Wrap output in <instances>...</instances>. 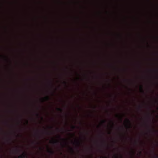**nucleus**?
Instances as JSON below:
<instances>
[{
    "label": "nucleus",
    "instance_id": "f257e3e1",
    "mask_svg": "<svg viewBox=\"0 0 158 158\" xmlns=\"http://www.w3.org/2000/svg\"><path fill=\"white\" fill-rule=\"evenodd\" d=\"M51 41V39L50 36H48L46 39L47 53V54L46 55V58L47 59L46 63L47 70L48 69L51 63V61L49 60V58L51 57L49 55V53L50 52V46ZM46 95L44 97V99L45 102H48L50 99V98L49 95V94L51 93L53 95V94L52 90L53 86V80L52 78L51 73L48 70H47V72L46 74Z\"/></svg>",
    "mask_w": 158,
    "mask_h": 158
},
{
    "label": "nucleus",
    "instance_id": "f03ea898",
    "mask_svg": "<svg viewBox=\"0 0 158 158\" xmlns=\"http://www.w3.org/2000/svg\"><path fill=\"white\" fill-rule=\"evenodd\" d=\"M41 87H40V158L42 157V136H41V124L42 117V102Z\"/></svg>",
    "mask_w": 158,
    "mask_h": 158
},
{
    "label": "nucleus",
    "instance_id": "7ed1b4c3",
    "mask_svg": "<svg viewBox=\"0 0 158 158\" xmlns=\"http://www.w3.org/2000/svg\"><path fill=\"white\" fill-rule=\"evenodd\" d=\"M47 16L46 17L47 23V24L49 25L50 23V5L48 2V0H47Z\"/></svg>",
    "mask_w": 158,
    "mask_h": 158
},
{
    "label": "nucleus",
    "instance_id": "20e7f679",
    "mask_svg": "<svg viewBox=\"0 0 158 158\" xmlns=\"http://www.w3.org/2000/svg\"><path fill=\"white\" fill-rule=\"evenodd\" d=\"M53 128V127L51 126H48L46 129L45 131V134L47 136L52 135L53 133L52 130Z\"/></svg>",
    "mask_w": 158,
    "mask_h": 158
},
{
    "label": "nucleus",
    "instance_id": "39448f33",
    "mask_svg": "<svg viewBox=\"0 0 158 158\" xmlns=\"http://www.w3.org/2000/svg\"><path fill=\"white\" fill-rule=\"evenodd\" d=\"M46 148L47 152L49 154L52 155L54 154V152L52 149L50 148L48 145H46Z\"/></svg>",
    "mask_w": 158,
    "mask_h": 158
},
{
    "label": "nucleus",
    "instance_id": "423d86ee",
    "mask_svg": "<svg viewBox=\"0 0 158 158\" xmlns=\"http://www.w3.org/2000/svg\"><path fill=\"white\" fill-rule=\"evenodd\" d=\"M59 141L54 140V139H53L52 140H50V143L52 144H54V145H56L57 144V143H59Z\"/></svg>",
    "mask_w": 158,
    "mask_h": 158
},
{
    "label": "nucleus",
    "instance_id": "0eeeda50",
    "mask_svg": "<svg viewBox=\"0 0 158 158\" xmlns=\"http://www.w3.org/2000/svg\"><path fill=\"white\" fill-rule=\"evenodd\" d=\"M126 122L129 125H127V127L129 129L131 128V123L130 121L129 120V119H127L126 120Z\"/></svg>",
    "mask_w": 158,
    "mask_h": 158
},
{
    "label": "nucleus",
    "instance_id": "6e6552de",
    "mask_svg": "<svg viewBox=\"0 0 158 158\" xmlns=\"http://www.w3.org/2000/svg\"><path fill=\"white\" fill-rule=\"evenodd\" d=\"M57 110L58 111H60V112H62V111H63V110L61 108H57Z\"/></svg>",
    "mask_w": 158,
    "mask_h": 158
},
{
    "label": "nucleus",
    "instance_id": "1a4fd4ad",
    "mask_svg": "<svg viewBox=\"0 0 158 158\" xmlns=\"http://www.w3.org/2000/svg\"><path fill=\"white\" fill-rule=\"evenodd\" d=\"M75 143L77 144L78 147H79L80 145V143L79 141H76L75 142Z\"/></svg>",
    "mask_w": 158,
    "mask_h": 158
},
{
    "label": "nucleus",
    "instance_id": "9d476101",
    "mask_svg": "<svg viewBox=\"0 0 158 158\" xmlns=\"http://www.w3.org/2000/svg\"><path fill=\"white\" fill-rule=\"evenodd\" d=\"M153 153L154 154V156L153 157V158H158V156L155 154L154 151H153Z\"/></svg>",
    "mask_w": 158,
    "mask_h": 158
},
{
    "label": "nucleus",
    "instance_id": "9b49d317",
    "mask_svg": "<svg viewBox=\"0 0 158 158\" xmlns=\"http://www.w3.org/2000/svg\"><path fill=\"white\" fill-rule=\"evenodd\" d=\"M140 89L142 93H144V91H143V89L142 86V85L140 86Z\"/></svg>",
    "mask_w": 158,
    "mask_h": 158
},
{
    "label": "nucleus",
    "instance_id": "f8f14e48",
    "mask_svg": "<svg viewBox=\"0 0 158 158\" xmlns=\"http://www.w3.org/2000/svg\"><path fill=\"white\" fill-rule=\"evenodd\" d=\"M58 137L59 138H60L61 139H62V140H63L64 141H66V139H61V138L60 136H59H59H58Z\"/></svg>",
    "mask_w": 158,
    "mask_h": 158
},
{
    "label": "nucleus",
    "instance_id": "ddd939ff",
    "mask_svg": "<svg viewBox=\"0 0 158 158\" xmlns=\"http://www.w3.org/2000/svg\"><path fill=\"white\" fill-rule=\"evenodd\" d=\"M106 122V121L105 120H103L102 121V124H104Z\"/></svg>",
    "mask_w": 158,
    "mask_h": 158
},
{
    "label": "nucleus",
    "instance_id": "4468645a",
    "mask_svg": "<svg viewBox=\"0 0 158 158\" xmlns=\"http://www.w3.org/2000/svg\"><path fill=\"white\" fill-rule=\"evenodd\" d=\"M75 126H72V128L73 129H74L75 128Z\"/></svg>",
    "mask_w": 158,
    "mask_h": 158
},
{
    "label": "nucleus",
    "instance_id": "2eb2a0df",
    "mask_svg": "<svg viewBox=\"0 0 158 158\" xmlns=\"http://www.w3.org/2000/svg\"><path fill=\"white\" fill-rule=\"evenodd\" d=\"M64 84L65 85H66L67 84V82L65 81H64L63 82Z\"/></svg>",
    "mask_w": 158,
    "mask_h": 158
},
{
    "label": "nucleus",
    "instance_id": "dca6fc26",
    "mask_svg": "<svg viewBox=\"0 0 158 158\" xmlns=\"http://www.w3.org/2000/svg\"><path fill=\"white\" fill-rule=\"evenodd\" d=\"M70 149H71V150H72V151L73 152V148H70Z\"/></svg>",
    "mask_w": 158,
    "mask_h": 158
},
{
    "label": "nucleus",
    "instance_id": "f3484780",
    "mask_svg": "<svg viewBox=\"0 0 158 158\" xmlns=\"http://www.w3.org/2000/svg\"><path fill=\"white\" fill-rule=\"evenodd\" d=\"M139 109L140 110H141V107L140 106H139Z\"/></svg>",
    "mask_w": 158,
    "mask_h": 158
},
{
    "label": "nucleus",
    "instance_id": "a211bd4d",
    "mask_svg": "<svg viewBox=\"0 0 158 158\" xmlns=\"http://www.w3.org/2000/svg\"><path fill=\"white\" fill-rule=\"evenodd\" d=\"M64 145H67V143H66V142H64Z\"/></svg>",
    "mask_w": 158,
    "mask_h": 158
},
{
    "label": "nucleus",
    "instance_id": "6ab92c4d",
    "mask_svg": "<svg viewBox=\"0 0 158 158\" xmlns=\"http://www.w3.org/2000/svg\"><path fill=\"white\" fill-rule=\"evenodd\" d=\"M112 123V125H113V126H114V123L113 122H111Z\"/></svg>",
    "mask_w": 158,
    "mask_h": 158
},
{
    "label": "nucleus",
    "instance_id": "aec40b11",
    "mask_svg": "<svg viewBox=\"0 0 158 158\" xmlns=\"http://www.w3.org/2000/svg\"><path fill=\"white\" fill-rule=\"evenodd\" d=\"M49 26H48V30H49Z\"/></svg>",
    "mask_w": 158,
    "mask_h": 158
},
{
    "label": "nucleus",
    "instance_id": "412c9836",
    "mask_svg": "<svg viewBox=\"0 0 158 158\" xmlns=\"http://www.w3.org/2000/svg\"><path fill=\"white\" fill-rule=\"evenodd\" d=\"M156 102L157 103H158V101H157V100H156Z\"/></svg>",
    "mask_w": 158,
    "mask_h": 158
},
{
    "label": "nucleus",
    "instance_id": "4be33fe9",
    "mask_svg": "<svg viewBox=\"0 0 158 158\" xmlns=\"http://www.w3.org/2000/svg\"><path fill=\"white\" fill-rule=\"evenodd\" d=\"M115 158H118V156H116L115 157Z\"/></svg>",
    "mask_w": 158,
    "mask_h": 158
},
{
    "label": "nucleus",
    "instance_id": "5701e85b",
    "mask_svg": "<svg viewBox=\"0 0 158 158\" xmlns=\"http://www.w3.org/2000/svg\"><path fill=\"white\" fill-rule=\"evenodd\" d=\"M141 153H142L141 152H140V154H141Z\"/></svg>",
    "mask_w": 158,
    "mask_h": 158
},
{
    "label": "nucleus",
    "instance_id": "b1692460",
    "mask_svg": "<svg viewBox=\"0 0 158 158\" xmlns=\"http://www.w3.org/2000/svg\"><path fill=\"white\" fill-rule=\"evenodd\" d=\"M48 158H50V157L49 156H48Z\"/></svg>",
    "mask_w": 158,
    "mask_h": 158
},
{
    "label": "nucleus",
    "instance_id": "393cba45",
    "mask_svg": "<svg viewBox=\"0 0 158 158\" xmlns=\"http://www.w3.org/2000/svg\"><path fill=\"white\" fill-rule=\"evenodd\" d=\"M121 158H122V155H121Z\"/></svg>",
    "mask_w": 158,
    "mask_h": 158
},
{
    "label": "nucleus",
    "instance_id": "a878e982",
    "mask_svg": "<svg viewBox=\"0 0 158 158\" xmlns=\"http://www.w3.org/2000/svg\"><path fill=\"white\" fill-rule=\"evenodd\" d=\"M136 144H137V142H136Z\"/></svg>",
    "mask_w": 158,
    "mask_h": 158
}]
</instances>
